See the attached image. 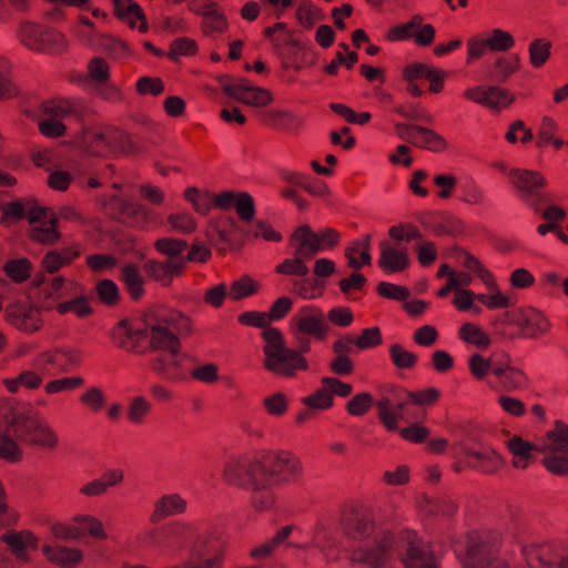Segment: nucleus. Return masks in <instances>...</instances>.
<instances>
[{
    "label": "nucleus",
    "mask_w": 568,
    "mask_h": 568,
    "mask_svg": "<svg viewBox=\"0 0 568 568\" xmlns=\"http://www.w3.org/2000/svg\"><path fill=\"white\" fill-rule=\"evenodd\" d=\"M155 250L166 256V261L175 260L182 263V268H185V258L183 253L189 247L185 240L174 237H161L154 242Z\"/></svg>",
    "instance_id": "nucleus-34"
},
{
    "label": "nucleus",
    "mask_w": 568,
    "mask_h": 568,
    "mask_svg": "<svg viewBox=\"0 0 568 568\" xmlns=\"http://www.w3.org/2000/svg\"><path fill=\"white\" fill-rule=\"evenodd\" d=\"M544 466L552 474L568 476V425L556 422L539 444Z\"/></svg>",
    "instance_id": "nucleus-8"
},
{
    "label": "nucleus",
    "mask_w": 568,
    "mask_h": 568,
    "mask_svg": "<svg viewBox=\"0 0 568 568\" xmlns=\"http://www.w3.org/2000/svg\"><path fill=\"white\" fill-rule=\"evenodd\" d=\"M324 283L316 278L304 277L294 282V292L304 298H316L323 294Z\"/></svg>",
    "instance_id": "nucleus-49"
},
{
    "label": "nucleus",
    "mask_w": 568,
    "mask_h": 568,
    "mask_svg": "<svg viewBox=\"0 0 568 568\" xmlns=\"http://www.w3.org/2000/svg\"><path fill=\"white\" fill-rule=\"evenodd\" d=\"M381 256L378 266L387 273H398L405 271L409 264L407 247L399 243L392 244L389 241H382L379 244Z\"/></svg>",
    "instance_id": "nucleus-17"
},
{
    "label": "nucleus",
    "mask_w": 568,
    "mask_h": 568,
    "mask_svg": "<svg viewBox=\"0 0 568 568\" xmlns=\"http://www.w3.org/2000/svg\"><path fill=\"white\" fill-rule=\"evenodd\" d=\"M27 217L31 224L57 222L54 213L48 207L39 206L33 200H28Z\"/></svg>",
    "instance_id": "nucleus-58"
},
{
    "label": "nucleus",
    "mask_w": 568,
    "mask_h": 568,
    "mask_svg": "<svg viewBox=\"0 0 568 568\" xmlns=\"http://www.w3.org/2000/svg\"><path fill=\"white\" fill-rule=\"evenodd\" d=\"M302 404L315 410H326L333 407L334 398L325 383H321V387L315 389L311 395L301 399Z\"/></svg>",
    "instance_id": "nucleus-41"
},
{
    "label": "nucleus",
    "mask_w": 568,
    "mask_h": 568,
    "mask_svg": "<svg viewBox=\"0 0 568 568\" xmlns=\"http://www.w3.org/2000/svg\"><path fill=\"white\" fill-rule=\"evenodd\" d=\"M509 180L518 192L525 194H535L537 190L546 185V180L541 173L525 169L510 170Z\"/></svg>",
    "instance_id": "nucleus-27"
},
{
    "label": "nucleus",
    "mask_w": 568,
    "mask_h": 568,
    "mask_svg": "<svg viewBox=\"0 0 568 568\" xmlns=\"http://www.w3.org/2000/svg\"><path fill=\"white\" fill-rule=\"evenodd\" d=\"M73 143L87 156L102 159L133 150V142L124 132L106 125H83Z\"/></svg>",
    "instance_id": "nucleus-4"
},
{
    "label": "nucleus",
    "mask_w": 568,
    "mask_h": 568,
    "mask_svg": "<svg viewBox=\"0 0 568 568\" xmlns=\"http://www.w3.org/2000/svg\"><path fill=\"white\" fill-rule=\"evenodd\" d=\"M215 207L229 211L234 207L240 220L252 222L255 215V203L247 192L224 191L216 195Z\"/></svg>",
    "instance_id": "nucleus-13"
},
{
    "label": "nucleus",
    "mask_w": 568,
    "mask_h": 568,
    "mask_svg": "<svg viewBox=\"0 0 568 568\" xmlns=\"http://www.w3.org/2000/svg\"><path fill=\"white\" fill-rule=\"evenodd\" d=\"M80 402L91 412L98 413L104 408L106 398L101 388L92 386L80 396Z\"/></svg>",
    "instance_id": "nucleus-56"
},
{
    "label": "nucleus",
    "mask_w": 568,
    "mask_h": 568,
    "mask_svg": "<svg viewBox=\"0 0 568 568\" xmlns=\"http://www.w3.org/2000/svg\"><path fill=\"white\" fill-rule=\"evenodd\" d=\"M68 285H72V282L68 283L62 276L53 277L42 288V296L44 300H58L65 297L69 293Z\"/></svg>",
    "instance_id": "nucleus-55"
},
{
    "label": "nucleus",
    "mask_w": 568,
    "mask_h": 568,
    "mask_svg": "<svg viewBox=\"0 0 568 568\" xmlns=\"http://www.w3.org/2000/svg\"><path fill=\"white\" fill-rule=\"evenodd\" d=\"M42 552L48 561L62 568H74L83 560L82 550L73 547L44 544Z\"/></svg>",
    "instance_id": "nucleus-24"
},
{
    "label": "nucleus",
    "mask_w": 568,
    "mask_h": 568,
    "mask_svg": "<svg viewBox=\"0 0 568 568\" xmlns=\"http://www.w3.org/2000/svg\"><path fill=\"white\" fill-rule=\"evenodd\" d=\"M111 200L115 203L120 217L132 225L143 229L152 220V212L142 204L119 196H113Z\"/></svg>",
    "instance_id": "nucleus-25"
},
{
    "label": "nucleus",
    "mask_w": 568,
    "mask_h": 568,
    "mask_svg": "<svg viewBox=\"0 0 568 568\" xmlns=\"http://www.w3.org/2000/svg\"><path fill=\"white\" fill-rule=\"evenodd\" d=\"M291 246L297 256L310 261L320 252V242L310 225L298 226L290 239Z\"/></svg>",
    "instance_id": "nucleus-21"
},
{
    "label": "nucleus",
    "mask_w": 568,
    "mask_h": 568,
    "mask_svg": "<svg viewBox=\"0 0 568 568\" xmlns=\"http://www.w3.org/2000/svg\"><path fill=\"white\" fill-rule=\"evenodd\" d=\"M392 363L399 369H410L417 363V356L406 351L400 344H393L389 347Z\"/></svg>",
    "instance_id": "nucleus-51"
},
{
    "label": "nucleus",
    "mask_w": 568,
    "mask_h": 568,
    "mask_svg": "<svg viewBox=\"0 0 568 568\" xmlns=\"http://www.w3.org/2000/svg\"><path fill=\"white\" fill-rule=\"evenodd\" d=\"M412 143L433 151H442L446 149L445 140L435 131L416 125L415 133L412 136Z\"/></svg>",
    "instance_id": "nucleus-38"
},
{
    "label": "nucleus",
    "mask_w": 568,
    "mask_h": 568,
    "mask_svg": "<svg viewBox=\"0 0 568 568\" xmlns=\"http://www.w3.org/2000/svg\"><path fill=\"white\" fill-rule=\"evenodd\" d=\"M293 526H284L268 541L254 547L250 551V556L254 559H265L270 557L281 545H284L292 534Z\"/></svg>",
    "instance_id": "nucleus-35"
},
{
    "label": "nucleus",
    "mask_w": 568,
    "mask_h": 568,
    "mask_svg": "<svg viewBox=\"0 0 568 568\" xmlns=\"http://www.w3.org/2000/svg\"><path fill=\"white\" fill-rule=\"evenodd\" d=\"M222 90L230 98L255 108L266 106L273 101L268 90L246 83H225Z\"/></svg>",
    "instance_id": "nucleus-14"
},
{
    "label": "nucleus",
    "mask_w": 568,
    "mask_h": 568,
    "mask_svg": "<svg viewBox=\"0 0 568 568\" xmlns=\"http://www.w3.org/2000/svg\"><path fill=\"white\" fill-rule=\"evenodd\" d=\"M42 376L33 371H23L14 378L4 379L3 383L10 393H18L20 388L37 389L42 384Z\"/></svg>",
    "instance_id": "nucleus-39"
},
{
    "label": "nucleus",
    "mask_w": 568,
    "mask_h": 568,
    "mask_svg": "<svg viewBox=\"0 0 568 568\" xmlns=\"http://www.w3.org/2000/svg\"><path fill=\"white\" fill-rule=\"evenodd\" d=\"M419 509L428 517L449 518L454 516L457 507L449 498L425 496L419 501Z\"/></svg>",
    "instance_id": "nucleus-33"
},
{
    "label": "nucleus",
    "mask_w": 568,
    "mask_h": 568,
    "mask_svg": "<svg viewBox=\"0 0 568 568\" xmlns=\"http://www.w3.org/2000/svg\"><path fill=\"white\" fill-rule=\"evenodd\" d=\"M464 97L471 102L490 109L507 106L514 101V95L508 90L499 87H470L464 91Z\"/></svg>",
    "instance_id": "nucleus-16"
},
{
    "label": "nucleus",
    "mask_w": 568,
    "mask_h": 568,
    "mask_svg": "<svg viewBox=\"0 0 568 568\" xmlns=\"http://www.w3.org/2000/svg\"><path fill=\"white\" fill-rule=\"evenodd\" d=\"M551 42L539 38L531 41L528 47L529 62L534 68L542 67L550 58Z\"/></svg>",
    "instance_id": "nucleus-45"
},
{
    "label": "nucleus",
    "mask_w": 568,
    "mask_h": 568,
    "mask_svg": "<svg viewBox=\"0 0 568 568\" xmlns=\"http://www.w3.org/2000/svg\"><path fill=\"white\" fill-rule=\"evenodd\" d=\"M302 473V462L290 453L274 457L236 455L225 463L222 478L230 486L251 491V506L264 513L275 504L272 487Z\"/></svg>",
    "instance_id": "nucleus-1"
},
{
    "label": "nucleus",
    "mask_w": 568,
    "mask_h": 568,
    "mask_svg": "<svg viewBox=\"0 0 568 568\" xmlns=\"http://www.w3.org/2000/svg\"><path fill=\"white\" fill-rule=\"evenodd\" d=\"M121 277L133 300L138 301L144 295V278L135 265L129 264L123 266Z\"/></svg>",
    "instance_id": "nucleus-37"
},
{
    "label": "nucleus",
    "mask_w": 568,
    "mask_h": 568,
    "mask_svg": "<svg viewBox=\"0 0 568 568\" xmlns=\"http://www.w3.org/2000/svg\"><path fill=\"white\" fill-rule=\"evenodd\" d=\"M459 337L480 349H486L491 341L489 336L476 324L465 323L459 328Z\"/></svg>",
    "instance_id": "nucleus-44"
},
{
    "label": "nucleus",
    "mask_w": 568,
    "mask_h": 568,
    "mask_svg": "<svg viewBox=\"0 0 568 568\" xmlns=\"http://www.w3.org/2000/svg\"><path fill=\"white\" fill-rule=\"evenodd\" d=\"M184 358L185 355L180 353L179 347L159 351L151 363V368L161 377L176 382L183 377Z\"/></svg>",
    "instance_id": "nucleus-15"
},
{
    "label": "nucleus",
    "mask_w": 568,
    "mask_h": 568,
    "mask_svg": "<svg viewBox=\"0 0 568 568\" xmlns=\"http://www.w3.org/2000/svg\"><path fill=\"white\" fill-rule=\"evenodd\" d=\"M4 312L7 322L21 333L33 334L43 326L42 311L31 302H11Z\"/></svg>",
    "instance_id": "nucleus-11"
},
{
    "label": "nucleus",
    "mask_w": 568,
    "mask_h": 568,
    "mask_svg": "<svg viewBox=\"0 0 568 568\" xmlns=\"http://www.w3.org/2000/svg\"><path fill=\"white\" fill-rule=\"evenodd\" d=\"M19 443L54 449L59 437L32 409L8 400L0 402V457L17 462L22 457Z\"/></svg>",
    "instance_id": "nucleus-2"
},
{
    "label": "nucleus",
    "mask_w": 568,
    "mask_h": 568,
    "mask_svg": "<svg viewBox=\"0 0 568 568\" xmlns=\"http://www.w3.org/2000/svg\"><path fill=\"white\" fill-rule=\"evenodd\" d=\"M374 405L373 396L369 393H359L352 397L347 405L346 410L352 416L365 415Z\"/></svg>",
    "instance_id": "nucleus-57"
},
{
    "label": "nucleus",
    "mask_w": 568,
    "mask_h": 568,
    "mask_svg": "<svg viewBox=\"0 0 568 568\" xmlns=\"http://www.w3.org/2000/svg\"><path fill=\"white\" fill-rule=\"evenodd\" d=\"M171 229L178 233L189 234L196 229L195 220L187 213H174L168 216Z\"/></svg>",
    "instance_id": "nucleus-63"
},
{
    "label": "nucleus",
    "mask_w": 568,
    "mask_h": 568,
    "mask_svg": "<svg viewBox=\"0 0 568 568\" xmlns=\"http://www.w3.org/2000/svg\"><path fill=\"white\" fill-rule=\"evenodd\" d=\"M88 75L95 85L108 81L110 79V67L108 62L100 57L93 58L88 64Z\"/></svg>",
    "instance_id": "nucleus-60"
},
{
    "label": "nucleus",
    "mask_w": 568,
    "mask_h": 568,
    "mask_svg": "<svg viewBox=\"0 0 568 568\" xmlns=\"http://www.w3.org/2000/svg\"><path fill=\"white\" fill-rule=\"evenodd\" d=\"M295 16L300 24L306 29L313 28L317 21L323 19L322 10L305 0L300 2Z\"/></svg>",
    "instance_id": "nucleus-46"
},
{
    "label": "nucleus",
    "mask_w": 568,
    "mask_h": 568,
    "mask_svg": "<svg viewBox=\"0 0 568 568\" xmlns=\"http://www.w3.org/2000/svg\"><path fill=\"white\" fill-rule=\"evenodd\" d=\"M57 311L59 314L73 312L81 318L89 317L93 313V308L91 307L89 300L85 296H79L73 300L59 303L57 305Z\"/></svg>",
    "instance_id": "nucleus-47"
},
{
    "label": "nucleus",
    "mask_w": 568,
    "mask_h": 568,
    "mask_svg": "<svg viewBox=\"0 0 568 568\" xmlns=\"http://www.w3.org/2000/svg\"><path fill=\"white\" fill-rule=\"evenodd\" d=\"M60 371L69 372L79 366L83 359V352L77 347H59Z\"/></svg>",
    "instance_id": "nucleus-61"
},
{
    "label": "nucleus",
    "mask_w": 568,
    "mask_h": 568,
    "mask_svg": "<svg viewBox=\"0 0 568 568\" xmlns=\"http://www.w3.org/2000/svg\"><path fill=\"white\" fill-rule=\"evenodd\" d=\"M275 271L278 274L295 275L301 277H305L310 272L306 265V260L297 256L295 253H293L292 258H286L281 264H278Z\"/></svg>",
    "instance_id": "nucleus-50"
},
{
    "label": "nucleus",
    "mask_w": 568,
    "mask_h": 568,
    "mask_svg": "<svg viewBox=\"0 0 568 568\" xmlns=\"http://www.w3.org/2000/svg\"><path fill=\"white\" fill-rule=\"evenodd\" d=\"M506 446L513 455L511 465L517 469H526L534 460L532 452H539V446H535L516 435L506 442Z\"/></svg>",
    "instance_id": "nucleus-30"
},
{
    "label": "nucleus",
    "mask_w": 568,
    "mask_h": 568,
    "mask_svg": "<svg viewBox=\"0 0 568 568\" xmlns=\"http://www.w3.org/2000/svg\"><path fill=\"white\" fill-rule=\"evenodd\" d=\"M261 288L260 282L248 275H243L230 286V297L233 301H241L256 294Z\"/></svg>",
    "instance_id": "nucleus-42"
},
{
    "label": "nucleus",
    "mask_w": 568,
    "mask_h": 568,
    "mask_svg": "<svg viewBox=\"0 0 568 568\" xmlns=\"http://www.w3.org/2000/svg\"><path fill=\"white\" fill-rule=\"evenodd\" d=\"M394 550L405 568H438L429 544L416 531L403 530L394 536Z\"/></svg>",
    "instance_id": "nucleus-9"
},
{
    "label": "nucleus",
    "mask_w": 568,
    "mask_h": 568,
    "mask_svg": "<svg viewBox=\"0 0 568 568\" xmlns=\"http://www.w3.org/2000/svg\"><path fill=\"white\" fill-rule=\"evenodd\" d=\"M265 342L264 367L281 377L293 378L298 371H307L308 363L300 349L287 348L282 333L275 327H266L262 332Z\"/></svg>",
    "instance_id": "nucleus-5"
},
{
    "label": "nucleus",
    "mask_w": 568,
    "mask_h": 568,
    "mask_svg": "<svg viewBox=\"0 0 568 568\" xmlns=\"http://www.w3.org/2000/svg\"><path fill=\"white\" fill-rule=\"evenodd\" d=\"M17 37L22 45L37 52L60 53L68 47L61 32L31 21L19 24Z\"/></svg>",
    "instance_id": "nucleus-10"
},
{
    "label": "nucleus",
    "mask_w": 568,
    "mask_h": 568,
    "mask_svg": "<svg viewBox=\"0 0 568 568\" xmlns=\"http://www.w3.org/2000/svg\"><path fill=\"white\" fill-rule=\"evenodd\" d=\"M195 12L203 18L202 30L204 34L212 36L227 29V20L215 2H206L195 9Z\"/></svg>",
    "instance_id": "nucleus-26"
},
{
    "label": "nucleus",
    "mask_w": 568,
    "mask_h": 568,
    "mask_svg": "<svg viewBox=\"0 0 568 568\" xmlns=\"http://www.w3.org/2000/svg\"><path fill=\"white\" fill-rule=\"evenodd\" d=\"M114 343L122 349L135 352L138 343L143 338V329H133L130 321L121 320L111 333Z\"/></svg>",
    "instance_id": "nucleus-32"
},
{
    "label": "nucleus",
    "mask_w": 568,
    "mask_h": 568,
    "mask_svg": "<svg viewBox=\"0 0 568 568\" xmlns=\"http://www.w3.org/2000/svg\"><path fill=\"white\" fill-rule=\"evenodd\" d=\"M95 292L101 302L106 305H115L119 302V288L111 280H102L97 283Z\"/></svg>",
    "instance_id": "nucleus-62"
},
{
    "label": "nucleus",
    "mask_w": 568,
    "mask_h": 568,
    "mask_svg": "<svg viewBox=\"0 0 568 568\" xmlns=\"http://www.w3.org/2000/svg\"><path fill=\"white\" fill-rule=\"evenodd\" d=\"M515 313L517 326L525 329L528 337L537 338L550 331V322L540 311L534 307H521Z\"/></svg>",
    "instance_id": "nucleus-18"
},
{
    "label": "nucleus",
    "mask_w": 568,
    "mask_h": 568,
    "mask_svg": "<svg viewBox=\"0 0 568 568\" xmlns=\"http://www.w3.org/2000/svg\"><path fill=\"white\" fill-rule=\"evenodd\" d=\"M495 366L490 358H485L479 353H474L468 358L469 372L478 381L485 379L488 372L493 373V367Z\"/></svg>",
    "instance_id": "nucleus-54"
},
{
    "label": "nucleus",
    "mask_w": 568,
    "mask_h": 568,
    "mask_svg": "<svg viewBox=\"0 0 568 568\" xmlns=\"http://www.w3.org/2000/svg\"><path fill=\"white\" fill-rule=\"evenodd\" d=\"M375 406L382 424L388 430H396L398 428V419L403 417V413L395 410L394 404L388 397L381 398L375 403Z\"/></svg>",
    "instance_id": "nucleus-43"
},
{
    "label": "nucleus",
    "mask_w": 568,
    "mask_h": 568,
    "mask_svg": "<svg viewBox=\"0 0 568 568\" xmlns=\"http://www.w3.org/2000/svg\"><path fill=\"white\" fill-rule=\"evenodd\" d=\"M1 540L8 545L14 557L22 562L30 560L28 549L38 547L37 537L28 530L7 531L1 536Z\"/></svg>",
    "instance_id": "nucleus-23"
},
{
    "label": "nucleus",
    "mask_w": 568,
    "mask_h": 568,
    "mask_svg": "<svg viewBox=\"0 0 568 568\" xmlns=\"http://www.w3.org/2000/svg\"><path fill=\"white\" fill-rule=\"evenodd\" d=\"M114 13L123 19H126L131 27H135V20H141L139 26L140 31H146V22L140 6L133 0H113Z\"/></svg>",
    "instance_id": "nucleus-36"
},
{
    "label": "nucleus",
    "mask_w": 568,
    "mask_h": 568,
    "mask_svg": "<svg viewBox=\"0 0 568 568\" xmlns=\"http://www.w3.org/2000/svg\"><path fill=\"white\" fill-rule=\"evenodd\" d=\"M290 329L298 342L301 355L311 349L310 337L324 341L329 333V324L323 310L315 306L301 308L291 320Z\"/></svg>",
    "instance_id": "nucleus-7"
},
{
    "label": "nucleus",
    "mask_w": 568,
    "mask_h": 568,
    "mask_svg": "<svg viewBox=\"0 0 568 568\" xmlns=\"http://www.w3.org/2000/svg\"><path fill=\"white\" fill-rule=\"evenodd\" d=\"M424 18L420 14H414L406 23L397 24L387 32L389 41H403L413 38L415 43L422 47H428L434 42L435 28L423 23Z\"/></svg>",
    "instance_id": "nucleus-12"
},
{
    "label": "nucleus",
    "mask_w": 568,
    "mask_h": 568,
    "mask_svg": "<svg viewBox=\"0 0 568 568\" xmlns=\"http://www.w3.org/2000/svg\"><path fill=\"white\" fill-rule=\"evenodd\" d=\"M462 564L465 568H510L506 560L487 556L485 546L476 540L468 541Z\"/></svg>",
    "instance_id": "nucleus-19"
},
{
    "label": "nucleus",
    "mask_w": 568,
    "mask_h": 568,
    "mask_svg": "<svg viewBox=\"0 0 568 568\" xmlns=\"http://www.w3.org/2000/svg\"><path fill=\"white\" fill-rule=\"evenodd\" d=\"M30 237L41 244L51 245L59 240L60 233L55 229V222H50L32 226Z\"/></svg>",
    "instance_id": "nucleus-52"
},
{
    "label": "nucleus",
    "mask_w": 568,
    "mask_h": 568,
    "mask_svg": "<svg viewBox=\"0 0 568 568\" xmlns=\"http://www.w3.org/2000/svg\"><path fill=\"white\" fill-rule=\"evenodd\" d=\"M464 453L469 459L468 467L485 474H494L503 466V458L493 449L477 452L468 447H464Z\"/></svg>",
    "instance_id": "nucleus-28"
},
{
    "label": "nucleus",
    "mask_w": 568,
    "mask_h": 568,
    "mask_svg": "<svg viewBox=\"0 0 568 568\" xmlns=\"http://www.w3.org/2000/svg\"><path fill=\"white\" fill-rule=\"evenodd\" d=\"M345 535L354 540L372 537V542L355 549L352 559L367 568H383L394 551V535L385 528H377L371 509L358 506L346 508L341 517Z\"/></svg>",
    "instance_id": "nucleus-3"
},
{
    "label": "nucleus",
    "mask_w": 568,
    "mask_h": 568,
    "mask_svg": "<svg viewBox=\"0 0 568 568\" xmlns=\"http://www.w3.org/2000/svg\"><path fill=\"white\" fill-rule=\"evenodd\" d=\"M487 43L490 51L505 52L514 48L515 39L508 31L493 29L487 38Z\"/></svg>",
    "instance_id": "nucleus-53"
},
{
    "label": "nucleus",
    "mask_w": 568,
    "mask_h": 568,
    "mask_svg": "<svg viewBox=\"0 0 568 568\" xmlns=\"http://www.w3.org/2000/svg\"><path fill=\"white\" fill-rule=\"evenodd\" d=\"M187 503L179 494H165L162 495L153 506V510L150 515V521L156 524L168 517L182 515L186 511Z\"/></svg>",
    "instance_id": "nucleus-22"
},
{
    "label": "nucleus",
    "mask_w": 568,
    "mask_h": 568,
    "mask_svg": "<svg viewBox=\"0 0 568 568\" xmlns=\"http://www.w3.org/2000/svg\"><path fill=\"white\" fill-rule=\"evenodd\" d=\"M183 528L184 526L181 523H169L161 527L148 530L144 538L153 548H169L182 534Z\"/></svg>",
    "instance_id": "nucleus-29"
},
{
    "label": "nucleus",
    "mask_w": 568,
    "mask_h": 568,
    "mask_svg": "<svg viewBox=\"0 0 568 568\" xmlns=\"http://www.w3.org/2000/svg\"><path fill=\"white\" fill-rule=\"evenodd\" d=\"M493 374L497 377L499 384L508 392L524 388L528 382V377L521 368L509 364L496 365L493 367Z\"/></svg>",
    "instance_id": "nucleus-31"
},
{
    "label": "nucleus",
    "mask_w": 568,
    "mask_h": 568,
    "mask_svg": "<svg viewBox=\"0 0 568 568\" xmlns=\"http://www.w3.org/2000/svg\"><path fill=\"white\" fill-rule=\"evenodd\" d=\"M4 271L14 282H24L30 276V262L27 258L10 261L6 264Z\"/></svg>",
    "instance_id": "nucleus-64"
},
{
    "label": "nucleus",
    "mask_w": 568,
    "mask_h": 568,
    "mask_svg": "<svg viewBox=\"0 0 568 568\" xmlns=\"http://www.w3.org/2000/svg\"><path fill=\"white\" fill-rule=\"evenodd\" d=\"M266 115L271 124L280 130H297L303 124L302 118L288 110H270Z\"/></svg>",
    "instance_id": "nucleus-40"
},
{
    "label": "nucleus",
    "mask_w": 568,
    "mask_h": 568,
    "mask_svg": "<svg viewBox=\"0 0 568 568\" xmlns=\"http://www.w3.org/2000/svg\"><path fill=\"white\" fill-rule=\"evenodd\" d=\"M73 521L82 526L94 539L105 540L108 538L103 523L95 516L88 514L77 515Z\"/></svg>",
    "instance_id": "nucleus-48"
},
{
    "label": "nucleus",
    "mask_w": 568,
    "mask_h": 568,
    "mask_svg": "<svg viewBox=\"0 0 568 568\" xmlns=\"http://www.w3.org/2000/svg\"><path fill=\"white\" fill-rule=\"evenodd\" d=\"M143 271L149 278L168 287L172 284L173 278L180 276L184 270L182 268V263L175 260H148L143 264Z\"/></svg>",
    "instance_id": "nucleus-20"
},
{
    "label": "nucleus",
    "mask_w": 568,
    "mask_h": 568,
    "mask_svg": "<svg viewBox=\"0 0 568 568\" xmlns=\"http://www.w3.org/2000/svg\"><path fill=\"white\" fill-rule=\"evenodd\" d=\"M388 235L390 239L396 241V243L400 242H410L413 240H420L422 234L419 230L409 223L394 225L388 230Z\"/></svg>",
    "instance_id": "nucleus-59"
},
{
    "label": "nucleus",
    "mask_w": 568,
    "mask_h": 568,
    "mask_svg": "<svg viewBox=\"0 0 568 568\" xmlns=\"http://www.w3.org/2000/svg\"><path fill=\"white\" fill-rule=\"evenodd\" d=\"M192 332L189 317L178 311L163 315H151L145 321L143 337L149 339L152 351H165L180 347L179 335L186 336Z\"/></svg>",
    "instance_id": "nucleus-6"
}]
</instances>
